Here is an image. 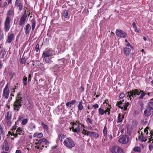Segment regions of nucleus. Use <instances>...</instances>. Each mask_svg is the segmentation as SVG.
Returning <instances> with one entry per match:
<instances>
[{"mask_svg": "<svg viewBox=\"0 0 153 153\" xmlns=\"http://www.w3.org/2000/svg\"><path fill=\"white\" fill-rule=\"evenodd\" d=\"M116 35L120 38H125L127 35V33L123 30L117 29L116 31Z\"/></svg>", "mask_w": 153, "mask_h": 153, "instance_id": "obj_8", "label": "nucleus"}, {"mask_svg": "<svg viewBox=\"0 0 153 153\" xmlns=\"http://www.w3.org/2000/svg\"><path fill=\"white\" fill-rule=\"evenodd\" d=\"M58 64H56L53 67V68H55L58 70L64 64V62L62 59L58 60Z\"/></svg>", "mask_w": 153, "mask_h": 153, "instance_id": "obj_13", "label": "nucleus"}, {"mask_svg": "<svg viewBox=\"0 0 153 153\" xmlns=\"http://www.w3.org/2000/svg\"><path fill=\"white\" fill-rule=\"evenodd\" d=\"M20 95V94L19 93L18 94L16 100L13 105V110L16 112L19 111L22 106V98Z\"/></svg>", "mask_w": 153, "mask_h": 153, "instance_id": "obj_1", "label": "nucleus"}, {"mask_svg": "<svg viewBox=\"0 0 153 153\" xmlns=\"http://www.w3.org/2000/svg\"><path fill=\"white\" fill-rule=\"evenodd\" d=\"M10 21L11 18L9 16H7L5 19L4 24V30L5 33L8 31L10 28Z\"/></svg>", "mask_w": 153, "mask_h": 153, "instance_id": "obj_6", "label": "nucleus"}, {"mask_svg": "<svg viewBox=\"0 0 153 153\" xmlns=\"http://www.w3.org/2000/svg\"><path fill=\"white\" fill-rule=\"evenodd\" d=\"M134 151L135 152H140L141 151V149L138 147H136L134 148Z\"/></svg>", "mask_w": 153, "mask_h": 153, "instance_id": "obj_36", "label": "nucleus"}, {"mask_svg": "<svg viewBox=\"0 0 153 153\" xmlns=\"http://www.w3.org/2000/svg\"><path fill=\"white\" fill-rule=\"evenodd\" d=\"M117 105L118 106V107L121 109L123 106L122 101H120L118 102L117 103Z\"/></svg>", "mask_w": 153, "mask_h": 153, "instance_id": "obj_42", "label": "nucleus"}, {"mask_svg": "<svg viewBox=\"0 0 153 153\" xmlns=\"http://www.w3.org/2000/svg\"><path fill=\"white\" fill-rule=\"evenodd\" d=\"M9 85L7 83L3 89L2 97L3 98L7 99L9 98L10 91L9 90Z\"/></svg>", "mask_w": 153, "mask_h": 153, "instance_id": "obj_5", "label": "nucleus"}, {"mask_svg": "<svg viewBox=\"0 0 153 153\" xmlns=\"http://www.w3.org/2000/svg\"><path fill=\"white\" fill-rule=\"evenodd\" d=\"M15 5L19 10H21L23 9V4L20 0H16L15 2Z\"/></svg>", "mask_w": 153, "mask_h": 153, "instance_id": "obj_12", "label": "nucleus"}, {"mask_svg": "<svg viewBox=\"0 0 153 153\" xmlns=\"http://www.w3.org/2000/svg\"><path fill=\"white\" fill-rule=\"evenodd\" d=\"M89 134H89V136L91 137H92L95 139L99 137V134L96 132L90 131V132H89Z\"/></svg>", "mask_w": 153, "mask_h": 153, "instance_id": "obj_20", "label": "nucleus"}, {"mask_svg": "<svg viewBox=\"0 0 153 153\" xmlns=\"http://www.w3.org/2000/svg\"><path fill=\"white\" fill-rule=\"evenodd\" d=\"M149 142H150L151 141H152V143H153V137H152V135H151V137L150 138H149Z\"/></svg>", "mask_w": 153, "mask_h": 153, "instance_id": "obj_53", "label": "nucleus"}, {"mask_svg": "<svg viewBox=\"0 0 153 153\" xmlns=\"http://www.w3.org/2000/svg\"><path fill=\"white\" fill-rule=\"evenodd\" d=\"M26 62V59L25 57H23L21 59V63L22 64H24Z\"/></svg>", "mask_w": 153, "mask_h": 153, "instance_id": "obj_49", "label": "nucleus"}, {"mask_svg": "<svg viewBox=\"0 0 153 153\" xmlns=\"http://www.w3.org/2000/svg\"><path fill=\"white\" fill-rule=\"evenodd\" d=\"M24 29L25 30L26 34V35L29 34L31 29L30 25L29 24H27L25 27Z\"/></svg>", "mask_w": 153, "mask_h": 153, "instance_id": "obj_18", "label": "nucleus"}, {"mask_svg": "<svg viewBox=\"0 0 153 153\" xmlns=\"http://www.w3.org/2000/svg\"><path fill=\"white\" fill-rule=\"evenodd\" d=\"M105 113V111L101 108H100L98 109V113L99 114L101 115H103L104 113Z\"/></svg>", "mask_w": 153, "mask_h": 153, "instance_id": "obj_31", "label": "nucleus"}, {"mask_svg": "<svg viewBox=\"0 0 153 153\" xmlns=\"http://www.w3.org/2000/svg\"><path fill=\"white\" fill-rule=\"evenodd\" d=\"M125 96V94L124 93H122L120 94L119 97L120 98H123Z\"/></svg>", "mask_w": 153, "mask_h": 153, "instance_id": "obj_54", "label": "nucleus"}, {"mask_svg": "<svg viewBox=\"0 0 153 153\" xmlns=\"http://www.w3.org/2000/svg\"><path fill=\"white\" fill-rule=\"evenodd\" d=\"M31 22L32 24V30H33L36 26V21L34 19H33L31 21Z\"/></svg>", "mask_w": 153, "mask_h": 153, "instance_id": "obj_24", "label": "nucleus"}, {"mask_svg": "<svg viewBox=\"0 0 153 153\" xmlns=\"http://www.w3.org/2000/svg\"><path fill=\"white\" fill-rule=\"evenodd\" d=\"M9 148L8 146H6L5 148V150L6 151H8L9 150Z\"/></svg>", "mask_w": 153, "mask_h": 153, "instance_id": "obj_62", "label": "nucleus"}, {"mask_svg": "<svg viewBox=\"0 0 153 153\" xmlns=\"http://www.w3.org/2000/svg\"><path fill=\"white\" fill-rule=\"evenodd\" d=\"M132 25H133V27L134 28H136V27H137V26L136 25V24L135 22L133 23Z\"/></svg>", "mask_w": 153, "mask_h": 153, "instance_id": "obj_61", "label": "nucleus"}, {"mask_svg": "<svg viewBox=\"0 0 153 153\" xmlns=\"http://www.w3.org/2000/svg\"><path fill=\"white\" fill-rule=\"evenodd\" d=\"M8 133V134H9V135H11V136H13L15 138H16L17 137V134H15L14 132H13L11 131H9Z\"/></svg>", "mask_w": 153, "mask_h": 153, "instance_id": "obj_33", "label": "nucleus"}, {"mask_svg": "<svg viewBox=\"0 0 153 153\" xmlns=\"http://www.w3.org/2000/svg\"><path fill=\"white\" fill-rule=\"evenodd\" d=\"M27 78L26 76H24L23 79V84L25 85H27Z\"/></svg>", "mask_w": 153, "mask_h": 153, "instance_id": "obj_40", "label": "nucleus"}, {"mask_svg": "<svg viewBox=\"0 0 153 153\" xmlns=\"http://www.w3.org/2000/svg\"><path fill=\"white\" fill-rule=\"evenodd\" d=\"M108 137H109L108 139L109 142H110L112 138V136L111 134L110 135H108Z\"/></svg>", "mask_w": 153, "mask_h": 153, "instance_id": "obj_57", "label": "nucleus"}, {"mask_svg": "<svg viewBox=\"0 0 153 153\" xmlns=\"http://www.w3.org/2000/svg\"><path fill=\"white\" fill-rule=\"evenodd\" d=\"M139 93H140V94H141L140 95L139 97V98L140 99H143V97H144L146 94V93H144L143 91L141 90H140Z\"/></svg>", "mask_w": 153, "mask_h": 153, "instance_id": "obj_28", "label": "nucleus"}, {"mask_svg": "<svg viewBox=\"0 0 153 153\" xmlns=\"http://www.w3.org/2000/svg\"><path fill=\"white\" fill-rule=\"evenodd\" d=\"M12 114L10 111L7 112L5 114V119H8L11 120L12 119Z\"/></svg>", "mask_w": 153, "mask_h": 153, "instance_id": "obj_22", "label": "nucleus"}, {"mask_svg": "<svg viewBox=\"0 0 153 153\" xmlns=\"http://www.w3.org/2000/svg\"><path fill=\"white\" fill-rule=\"evenodd\" d=\"M152 114L151 111L149 108H147L144 111L143 115L146 117L150 116Z\"/></svg>", "mask_w": 153, "mask_h": 153, "instance_id": "obj_19", "label": "nucleus"}, {"mask_svg": "<svg viewBox=\"0 0 153 153\" xmlns=\"http://www.w3.org/2000/svg\"><path fill=\"white\" fill-rule=\"evenodd\" d=\"M35 147L37 148V149H39V150L40 149V150H42L43 149L42 148V147H39L38 146H35Z\"/></svg>", "mask_w": 153, "mask_h": 153, "instance_id": "obj_59", "label": "nucleus"}, {"mask_svg": "<svg viewBox=\"0 0 153 153\" xmlns=\"http://www.w3.org/2000/svg\"><path fill=\"white\" fill-rule=\"evenodd\" d=\"M90 132V131H86L84 129H83L82 131V134H84V135H87L89 136V134H89V132Z\"/></svg>", "mask_w": 153, "mask_h": 153, "instance_id": "obj_45", "label": "nucleus"}, {"mask_svg": "<svg viewBox=\"0 0 153 153\" xmlns=\"http://www.w3.org/2000/svg\"><path fill=\"white\" fill-rule=\"evenodd\" d=\"M42 127L45 129H48V127L45 124H44V123H42Z\"/></svg>", "mask_w": 153, "mask_h": 153, "instance_id": "obj_51", "label": "nucleus"}, {"mask_svg": "<svg viewBox=\"0 0 153 153\" xmlns=\"http://www.w3.org/2000/svg\"><path fill=\"white\" fill-rule=\"evenodd\" d=\"M44 140H45V138L40 139L37 142L35 143V144L36 145L40 144L41 145L42 144H43V142Z\"/></svg>", "mask_w": 153, "mask_h": 153, "instance_id": "obj_34", "label": "nucleus"}, {"mask_svg": "<svg viewBox=\"0 0 153 153\" xmlns=\"http://www.w3.org/2000/svg\"><path fill=\"white\" fill-rule=\"evenodd\" d=\"M73 124L72 128H70L71 130V129H72V131L74 132H79L80 131V128L79 126L77 125L76 123H71Z\"/></svg>", "mask_w": 153, "mask_h": 153, "instance_id": "obj_10", "label": "nucleus"}, {"mask_svg": "<svg viewBox=\"0 0 153 153\" xmlns=\"http://www.w3.org/2000/svg\"><path fill=\"white\" fill-rule=\"evenodd\" d=\"M31 78V76L30 74H29L28 76V81H30Z\"/></svg>", "mask_w": 153, "mask_h": 153, "instance_id": "obj_60", "label": "nucleus"}, {"mask_svg": "<svg viewBox=\"0 0 153 153\" xmlns=\"http://www.w3.org/2000/svg\"><path fill=\"white\" fill-rule=\"evenodd\" d=\"M148 105L149 107L150 108L153 110V102H150L148 103Z\"/></svg>", "mask_w": 153, "mask_h": 153, "instance_id": "obj_47", "label": "nucleus"}, {"mask_svg": "<svg viewBox=\"0 0 153 153\" xmlns=\"http://www.w3.org/2000/svg\"><path fill=\"white\" fill-rule=\"evenodd\" d=\"M139 140L142 142H146L147 140V139L146 138L143 136V135L141 134L139 137Z\"/></svg>", "mask_w": 153, "mask_h": 153, "instance_id": "obj_27", "label": "nucleus"}, {"mask_svg": "<svg viewBox=\"0 0 153 153\" xmlns=\"http://www.w3.org/2000/svg\"><path fill=\"white\" fill-rule=\"evenodd\" d=\"M65 138V136L63 134H60L58 135V138L61 142L63 141V139Z\"/></svg>", "mask_w": 153, "mask_h": 153, "instance_id": "obj_35", "label": "nucleus"}, {"mask_svg": "<svg viewBox=\"0 0 153 153\" xmlns=\"http://www.w3.org/2000/svg\"><path fill=\"white\" fill-rule=\"evenodd\" d=\"M63 16L65 18H67L68 17V13L66 10H64Z\"/></svg>", "mask_w": 153, "mask_h": 153, "instance_id": "obj_44", "label": "nucleus"}, {"mask_svg": "<svg viewBox=\"0 0 153 153\" xmlns=\"http://www.w3.org/2000/svg\"><path fill=\"white\" fill-rule=\"evenodd\" d=\"M124 116V115H121L120 113L118 114V116L117 117V122L118 123L121 122L122 121Z\"/></svg>", "mask_w": 153, "mask_h": 153, "instance_id": "obj_23", "label": "nucleus"}, {"mask_svg": "<svg viewBox=\"0 0 153 153\" xmlns=\"http://www.w3.org/2000/svg\"><path fill=\"white\" fill-rule=\"evenodd\" d=\"M5 134V132L4 131L2 126L0 124V134L2 135V136H4Z\"/></svg>", "mask_w": 153, "mask_h": 153, "instance_id": "obj_25", "label": "nucleus"}, {"mask_svg": "<svg viewBox=\"0 0 153 153\" xmlns=\"http://www.w3.org/2000/svg\"><path fill=\"white\" fill-rule=\"evenodd\" d=\"M129 141L128 137L127 135H123L118 140L119 143L123 144H126L128 143Z\"/></svg>", "mask_w": 153, "mask_h": 153, "instance_id": "obj_9", "label": "nucleus"}, {"mask_svg": "<svg viewBox=\"0 0 153 153\" xmlns=\"http://www.w3.org/2000/svg\"><path fill=\"white\" fill-rule=\"evenodd\" d=\"M44 59L45 60V62L48 63H49L50 62V57H45V56H42Z\"/></svg>", "mask_w": 153, "mask_h": 153, "instance_id": "obj_38", "label": "nucleus"}, {"mask_svg": "<svg viewBox=\"0 0 153 153\" xmlns=\"http://www.w3.org/2000/svg\"><path fill=\"white\" fill-rule=\"evenodd\" d=\"M148 128H146L144 130V132H146V134H148V132H147V131H148Z\"/></svg>", "mask_w": 153, "mask_h": 153, "instance_id": "obj_63", "label": "nucleus"}, {"mask_svg": "<svg viewBox=\"0 0 153 153\" xmlns=\"http://www.w3.org/2000/svg\"><path fill=\"white\" fill-rule=\"evenodd\" d=\"M14 33H12L8 35L7 42L9 43H10L14 39Z\"/></svg>", "mask_w": 153, "mask_h": 153, "instance_id": "obj_15", "label": "nucleus"}, {"mask_svg": "<svg viewBox=\"0 0 153 153\" xmlns=\"http://www.w3.org/2000/svg\"><path fill=\"white\" fill-rule=\"evenodd\" d=\"M139 90L136 89L131 90L130 91L128 92L127 93V97L129 100H131V97H134L136 96L137 95H139L140 93H139Z\"/></svg>", "mask_w": 153, "mask_h": 153, "instance_id": "obj_4", "label": "nucleus"}, {"mask_svg": "<svg viewBox=\"0 0 153 153\" xmlns=\"http://www.w3.org/2000/svg\"><path fill=\"white\" fill-rule=\"evenodd\" d=\"M76 101L75 100H71V101L69 102H70V104L71 105L74 104L76 102Z\"/></svg>", "mask_w": 153, "mask_h": 153, "instance_id": "obj_58", "label": "nucleus"}, {"mask_svg": "<svg viewBox=\"0 0 153 153\" xmlns=\"http://www.w3.org/2000/svg\"><path fill=\"white\" fill-rule=\"evenodd\" d=\"M53 51L52 50L49 49L46 52H43L42 56L45 57H51L53 55Z\"/></svg>", "mask_w": 153, "mask_h": 153, "instance_id": "obj_11", "label": "nucleus"}, {"mask_svg": "<svg viewBox=\"0 0 153 153\" xmlns=\"http://www.w3.org/2000/svg\"><path fill=\"white\" fill-rule=\"evenodd\" d=\"M20 95V94L19 93L18 94L16 100L13 105V110L16 112L19 111L22 106V98Z\"/></svg>", "mask_w": 153, "mask_h": 153, "instance_id": "obj_2", "label": "nucleus"}, {"mask_svg": "<svg viewBox=\"0 0 153 153\" xmlns=\"http://www.w3.org/2000/svg\"><path fill=\"white\" fill-rule=\"evenodd\" d=\"M111 108V105H108V107L106 109V110L105 111V113L106 114V113L107 112H108L110 111V109Z\"/></svg>", "mask_w": 153, "mask_h": 153, "instance_id": "obj_46", "label": "nucleus"}, {"mask_svg": "<svg viewBox=\"0 0 153 153\" xmlns=\"http://www.w3.org/2000/svg\"><path fill=\"white\" fill-rule=\"evenodd\" d=\"M45 140H44L43 142V144H41L42 147H44L45 146V145H48L49 144V142L46 139H45Z\"/></svg>", "mask_w": 153, "mask_h": 153, "instance_id": "obj_32", "label": "nucleus"}, {"mask_svg": "<svg viewBox=\"0 0 153 153\" xmlns=\"http://www.w3.org/2000/svg\"><path fill=\"white\" fill-rule=\"evenodd\" d=\"M103 133L104 137V138L103 139V140L105 142L107 139V128L106 126L104 127Z\"/></svg>", "mask_w": 153, "mask_h": 153, "instance_id": "obj_17", "label": "nucleus"}, {"mask_svg": "<svg viewBox=\"0 0 153 153\" xmlns=\"http://www.w3.org/2000/svg\"><path fill=\"white\" fill-rule=\"evenodd\" d=\"M33 136L34 137H37L38 138H40L43 137V135L42 133L39 134L36 133L34 134Z\"/></svg>", "mask_w": 153, "mask_h": 153, "instance_id": "obj_30", "label": "nucleus"}, {"mask_svg": "<svg viewBox=\"0 0 153 153\" xmlns=\"http://www.w3.org/2000/svg\"><path fill=\"white\" fill-rule=\"evenodd\" d=\"M15 153H22L21 151L20 150H16Z\"/></svg>", "mask_w": 153, "mask_h": 153, "instance_id": "obj_64", "label": "nucleus"}, {"mask_svg": "<svg viewBox=\"0 0 153 153\" xmlns=\"http://www.w3.org/2000/svg\"><path fill=\"white\" fill-rule=\"evenodd\" d=\"M5 124L6 125V126L8 127H10L12 125V121L5 122Z\"/></svg>", "mask_w": 153, "mask_h": 153, "instance_id": "obj_48", "label": "nucleus"}, {"mask_svg": "<svg viewBox=\"0 0 153 153\" xmlns=\"http://www.w3.org/2000/svg\"><path fill=\"white\" fill-rule=\"evenodd\" d=\"M28 121V120L27 119H25L22 120L21 124L22 125H26Z\"/></svg>", "mask_w": 153, "mask_h": 153, "instance_id": "obj_41", "label": "nucleus"}, {"mask_svg": "<svg viewBox=\"0 0 153 153\" xmlns=\"http://www.w3.org/2000/svg\"><path fill=\"white\" fill-rule=\"evenodd\" d=\"M112 153H123V150L120 147L114 146L112 147L110 149Z\"/></svg>", "mask_w": 153, "mask_h": 153, "instance_id": "obj_7", "label": "nucleus"}, {"mask_svg": "<svg viewBox=\"0 0 153 153\" xmlns=\"http://www.w3.org/2000/svg\"><path fill=\"white\" fill-rule=\"evenodd\" d=\"M132 127L133 128L135 127L138 124L136 121H133L132 122Z\"/></svg>", "mask_w": 153, "mask_h": 153, "instance_id": "obj_37", "label": "nucleus"}, {"mask_svg": "<svg viewBox=\"0 0 153 153\" xmlns=\"http://www.w3.org/2000/svg\"><path fill=\"white\" fill-rule=\"evenodd\" d=\"M17 126L16 125H14L12 126V128L10 130V131H12L13 132H14L17 129Z\"/></svg>", "mask_w": 153, "mask_h": 153, "instance_id": "obj_43", "label": "nucleus"}, {"mask_svg": "<svg viewBox=\"0 0 153 153\" xmlns=\"http://www.w3.org/2000/svg\"><path fill=\"white\" fill-rule=\"evenodd\" d=\"M131 51V49L128 48H125L123 49L124 53L126 56L129 55Z\"/></svg>", "mask_w": 153, "mask_h": 153, "instance_id": "obj_21", "label": "nucleus"}, {"mask_svg": "<svg viewBox=\"0 0 153 153\" xmlns=\"http://www.w3.org/2000/svg\"><path fill=\"white\" fill-rule=\"evenodd\" d=\"M14 14V12L13 10H9L7 11V15L10 16Z\"/></svg>", "mask_w": 153, "mask_h": 153, "instance_id": "obj_39", "label": "nucleus"}, {"mask_svg": "<svg viewBox=\"0 0 153 153\" xmlns=\"http://www.w3.org/2000/svg\"><path fill=\"white\" fill-rule=\"evenodd\" d=\"M26 17L27 16H25V14H23L22 16L19 21V25H22L25 24Z\"/></svg>", "mask_w": 153, "mask_h": 153, "instance_id": "obj_16", "label": "nucleus"}, {"mask_svg": "<svg viewBox=\"0 0 153 153\" xmlns=\"http://www.w3.org/2000/svg\"><path fill=\"white\" fill-rule=\"evenodd\" d=\"M87 122H88L90 124H92V121L91 120L90 118H87Z\"/></svg>", "mask_w": 153, "mask_h": 153, "instance_id": "obj_55", "label": "nucleus"}, {"mask_svg": "<svg viewBox=\"0 0 153 153\" xmlns=\"http://www.w3.org/2000/svg\"><path fill=\"white\" fill-rule=\"evenodd\" d=\"M65 146L69 149H71L75 146L74 141L70 137L66 138L64 141Z\"/></svg>", "mask_w": 153, "mask_h": 153, "instance_id": "obj_3", "label": "nucleus"}, {"mask_svg": "<svg viewBox=\"0 0 153 153\" xmlns=\"http://www.w3.org/2000/svg\"><path fill=\"white\" fill-rule=\"evenodd\" d=\"M149 149L150 151H152L153 148V146L152 144H150L149 146Z\"/></svg>", "mask_w": 153, "mask_h": 153, "instance_id": "obj_56", "label": "nucleus"}, {"mask_svg": "<svg viewBox=\"0 0 153 153\" xmlns=\"http://www.w3.org/2000/svg\"><path fill=\"white\" fill-rule=\"evenodd\" d=\"M82 101L79 102V104L78 105V110H82L83 108V107L82 105Z\"/></svg>", "mask_w": 153, "mask_h": 153, "instance_id": "obj_26", "label": "nucleus"}, {"mask_svg": "<svg viewBox=\"0 0 153 153\" xmlns=\"http://www.w3.org/2000/svg\"><path fill=\"white\" fill-rule=\"evenodd\" d=\"M39 50V44H37L36 46L35 50L36 52H38Z\"/></svg>", "mask_w": 153, "mask_h": 153, "instance_id": "obj_50", "label": "nucleus"}, {"mask_svg": "<svg viewBox=\"0 0 153 153\" xmlns=\"http://www.w3.org/2000/svg\"><path fill=\"white\" fill-rule=\"evenodd\" d=\"M92 107L94 108V109L97 108L99 107V105L97 104H95L94 105H93Z\"/></svg>", "mask_w": 153, "mask_h": 153, "instance_id": "obj_52", "label": "nucleus"}, {"mask_svg": "<svg viewBox=\"0 0 153 153\" xmlns=\"http://www.w3.org/2000/svg\"><path fill=\"white\" fill-rule=\"evenodd\" d=\"M15 134H17V137H18V135H23L24 134V131L20 127H18L16 131V133Z\"/></svg>", "mask_w": 153, "mask_h": 153, "instance_id": "obj_14", "label": "nucleus"}, {"mask_svg": "<svg viewBox=\"0 0 153 153\" xmlns=\"http://www.w3.org/2000/svg\"><path fill=\"white\" fill-rule=\"evenodd\" d=\"M129 105V103L127 102L126 103L124 104L122 106L121 109H123L124 111H126L127 109V107Z\"/></svg>", "mask_w": 153, "mask_h": 153, "instance_id": "obj_29", "label": "nucleus"}]
</instances>
